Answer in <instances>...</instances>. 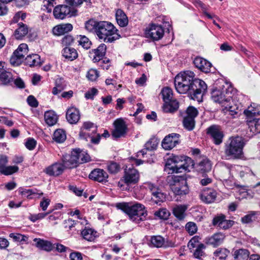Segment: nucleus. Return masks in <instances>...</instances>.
I'll return each mask as SVG.
<instances>
[{"instance_id":"0e129e2a","label":"nucleus","mask_w":260,"mask_h":260,"mask_svg":"<svg viewBox=\"0 0 260 260\" xmlns=\"http://www.w3.org/2000/svg\"><path fill=\"white\" fill-rule=\"evenodd\" d=\"M74 42V39L71 35L65 36L61 40V44L62 46L66 47H70L73 45Z\"/></svg>"},{"instance_id":"a18cd8bd","label":"nucleus","mask_w":260,"mask_h":260,"mask_svg":"<svg viewBox=\"0 0 260 260\" xmlns=\"http://www.w3.org/2000/svg\"><path fill=\"white\" fill-rule=\"evenodd\" d=\"M26 64L29 67H35L40 65V57L38 54H34L27 56L25 58Z\"/></svg>"},{"instance_id":"ea45409f","label":"nucleus","mask_w":260,"mask_h":260,"mask_svg":"<svg viewBox=\"0 0 260 260\" xmlns=\"http://www.w3.org/2000/svg\"><path fill=\"white\" fill-rule=\"evenodd\" d=\"M206 246L201 243L193 251V256L194 258L199 260H203V259L206 256V254L205 252V249Z\"/></svg>"},{"instance_id":"13d9d810","label":"nucleus","mask_w":260,"mask_h":260,"mask_svg":"<svg viewBox=\"0 0 260 260\" xmlns=\"http://www.w3.org/2000/svg\"><path fill=\"white\" fill-rule=\"evenodd\" d=\"M154 215L158 217L160 219H167L170 215V212L167 209L162 208L155 211Z\"/></svg>"},{"instance_id":"37998d69","label":"nucleus","mask_w":260,"mask_h":260,"mask_svg":"<svg viewBox=\"0 0 260 260\" xmlns=\"http://www.w3.org/2000/svg\"><path fill=\"white\" fill-rule=\"evenodd\" d=\"M44 119L48 125L52 126L57 122V116L53 111H48L45 113Z\"/></svg>"},{"instance_id":"4d7b16f0","label":"nucleus","mask_w":260,"mask_h":260,"mask_svg":"<svg viewBox=\"0 0 260 260\" xmlns=\"http://www.w3.org/2000/svg\"><path fill=\"white\" fill-rule=\"evenodd\" d=\"M201 238L199 236H194L192 237L188 242L187 246L190 252H192L193 248H197L201 243H200Z\"/></svg>"},{"instance_id":"69168bd1","label":"nucleus","mask_w":260,"mask_h":260,"mask_svg":"<svg viewBox=\"0 0 260 260\" xmlns=\"http://www.w3.org/2000/svg\"><path fill=\"white\" fill-rule=\"evenodd\" d=\"M186 231L190 234L193 235L197 231L196 224L193 222H188L185 225Z\"/></svg>"},{"instance_id":"1a4fd4ad","label":"nucleus","mask_w":260,"mask_h":260,"mask_svg":"<svg viewBox=\"0 0 260 260\" xmlns=\"http://www.w3.org/2000/svg\"><path fill=\"white\" fill-rule=\"evenodd\" d=\"M90 160L89 155L80 149H74L70 155L63 157V162L66 168L72 169L77 167L79 164L88 162Z\"/></svg>"},{"instance_id":"de8ad7c7","label":"nucleus","mask_w":260,"mask_h":260,"mask_svg":"<svg viewBox=\"0 0 260 260\" xmlns=\"http://www.w3.org/2000/svg\"><path fill=\"white\" fill-rule=\"evenodd\" d=\"M230 251L225 248H220L217 249L214 252V255L216 259L225 260Z\"/></svg>"},{"instance_id":"f257e3e1","label":"nucleus","mask_w":260,"mask_h":260,"mask_svg":"<svg viewBox=\"0 0 260 260\" xmlns=\"http://www.w3.org/2000/svg\"><path fill=\"white\" fill-rule=\"evenodd\" d=\"M174 85L178 93H188L191 99L198 102L202 101L203 96L207 89L205 82L196 78L194 73L190 71L181 72L176 75Z\"/></svg>"},{"instance_id":"8fccbe9b","label":"nucleus","mask_w":260,"mask_h":260,"mask_svg":"<svg viewBox=\"0 0 260 260\" xmlns=\"http://www.w3.org/2000/svg\"><path fill=\"white\" fill-rule=\"evenodd\" d=\"M161 94L164 102H168L169 100L173 99V91L169 87H166L162 89Z\"/></svg>"},{"instance_id":"aec40b11","label":"nucleus","mask_w":260,"mask_h":260,"mask_svg":"<svg viewBox=\"0 0 260 260\" xmlns=\"http://www.w3.org/2000/svg\"><path fill=\"white\" fill-rule=\"evenodd\" d=\"M114 129L112 131V135L115 138L124 137L127 131V126L122 118H118L113 123Z\"/></svg>"},{"instance_id":"e2e57ef3","label":"nucleus","mask_w":260,"mask_h":260,"mask_svg":"<svg viewBox=\"0 0 260 260\" xmlns=\"http://www.w3.org/2000/svg\"><path fill=\"white\" fill-rule=\"evenodd\" d=\"M19 192L22 196L29 199L33 198L31 196H35L36 194L34 190L30 189L20 188Z\"/></svg>"},{"instance_id":"5701e85b","label":"nucleus","mask_w":260,"mask_h":260,"mask_svg":"<svg viewBox=\"0 0 260 260\" xmlns=\"http://www.w3.org/2000/svg\"><path fill=\"white\" fill-rule=\"evenodd\" d=\"M180 135L172 133L166 136L162 141V147L166 150H170L173 148L179 143Z\"/></svg>"},{"instance_id":"c9c22d12","label":"nucleus","mask_w":260,"mask_h":260,"mask_svg":"<svg viewBox=\"0 0 260 260\" xmlns=\"http://www.w3.org/2000/svg\"><path fill=\"white\" fill-rule=\"evenodd\" d=\"M34 241L36 242V246L41 250L50 251L53 249L52 244L48 241L40 238H35Z\"/></svg>"},{"instance_id":"bb28decb","label":"nucleus","mask_w":260,"mask_h":260,"mask_svg":"<svg viewBox=\"0 0 260 260\" xmlns=\"http://www.w3.org/2000/svg\"><path fill=\"white\" fill-rule=\"evenodd\" d=\"M193 63L197 68L203 72L207 73L211 71L212 64L201 57H196L193 60Z\"/></svg>"},{"instance_id":"c03bdc74","label":"nucleus","mask_w":260,"mask_h":260,"mask_svg":"<svg viewBox=\"0 0 260 260\" xmlns=\"http://www.w3.org/2000/svg\"><path fill=\"white\" fill-rule=\"evenodd\" d=\"M0 81L4 85H8L12 82L13 81L12 73L5 70L0 71Z\"/></svg>"},{"instance_id":"864d4df0","label":"nucleus","mask_w":260,"mask_h":260,"mask_svg":"<svg viewBox=\"0 0 260 260\" xmlns=\"http://www.w3.org/2000/svg\"><path fill=\"white\" fill-rule=\"evenodd\" d=\"M9 237L13 239L14 242L23 243L26 242L28 240V237L19 233H11Z\"/></svg>"},{"instance_id":"ddd939ff","label":"nucleus","mask_w":260,"mask_h":260,"mask_svg":"<svg viewBox=\"0 0 260 260\" xmlns=\"http://www.w3.org/2000/svg\"><path fill=\"white\" fill-rule=\"evenodd\" d=\"M53 13L55 18L62 20L67 17L76 16L77 10L66 5H59L54 8Z\"/></svg>"},{"instance_id":"6e6552de","label":"nucleus","mask_w":260,"mask_h":260,"mask_svg":"<svg viewBox=\"0 0 260 260\" xmlns=\"http://www.w3.org/2000/svg\"><path fill=\"white\" fill-rule=\"evenodd\" d=\"M90 160L89 155L80 149H74L70 155L63 157V162L66 168L72 169L77 167L79 164L88 162Z\"/></svg>"},{"instance_id":"c85d7f7f","label":"nucleus","mask_w":260,"mask_h":260,"mask_svg":"<svg viewBox=\"0 0 260 260\" xmlns=\"http://www.w3.org/2000/svg\"><path fill=\"white\" fill-rule=\"evenodd\" d=\"M159 143V140L155 137L151 138L144 145V148L137 153V156L139 157L140 155L143 156L146 154V150L153 151L156 150Z\"/></svg>"},{"instance_id":"72a5a7b5","label":"nucleus","mask_w":260,"mask_h":260,"mask_svg":"<svg viewBox=\"0 0 260 260\" xmlns=\"http://www.w3.org/2000/svg\"><path fill=\"white\" fill-rule=\"evenodd\" d=\"M72 29L73 26L71 24H61L54 26L52 29V33L55 36H59L68 33Z\"/></svg>"},{"instance_id":"39448f33","label":"nucleus","mask_w":260,"mask_h":260,"mask_svg":"<svg viewBox=\"0 0 260 260\" xmlns=\"http://www.w3.org/2000/svg\"><path fill=\"white\" fill-rule=\"evenodd\" d=\"M255 104L251 105L244 111V114L247 116L248 128L246 132V136L251 138L253 136L260 133V119L255 117L260 113L259 109L254 107Z\"/></svg>"},{"instance_id":"cd10ccee","label":"nucleus","mask_w":260,"mask_h":260,"mask_svg":"<svg viewBox=\"0 0 260 260\" xmlns=\"http://www.w3.org/2000/svg\"><path fill=\"white\" fill-rule=\"evenodd\" d=\"M64 168H66L64 163H54L46 168L44 172L49 176H57L61 174Z\"/></svg>"},{"instance_id":"4468645a","label":"nucleus","mask_w":260,"mask_h":260,"mask_svg":"<svg viewBox=\"0 0 260 260\" xmlns=\"http://www.w3.org/2000/svg\"><path fill=\"white\" fill-rule=\"evenodd\" d=\"M164 35L163 27L160 25L154 23L150 24L145 30L146 38L150 39L153 41L159 40L163 37Z\"/></svg>"},{"instance_id":"b1692460","label":"nucleus","mask_w":260,"mask_h":260,"mask_svg":"<svg viewBox=\"0 0 260 260\" xmlns=\"http://www.w3.org/2000/svg\"><path fill=\"white\" fill-rule=\"evenodd\" d=\"M107 50V46L104 44H100L96 49H92L89 53L90 57H92L94 62H100L105 55Z\"/></svg>"},{"instance_id":"dca6fc26","label":"nucleus","mask_w":260,"mask_h":260,"mask_svg":"<svg viewBox=\"0 0 260 260\" xmlns=\"http://www.w3.org/2000/svg\"><path fill=\"white\" fill-rule=\"evenodd\" d=\"M28 52V47L26 44H21L13 52L10 58L11 63L14 66L20 64Z\"/></svg>"},{"instance_id":"9d476101","label":"nucleus","mask_w":260,"mask_h":260,"mask_svg":"<svg viewBox=\"0 0 260 260\" xmlns=\"http://www.w3.org/2000/svg\"><path fill=\"white\" fill-rule=\"evenodd\" d=\"M117 29L110 22L100 21L97 30L96 35L100 39L105 42L111 43L119 39V35L117 34Z\"/></svg>"},{"instance_id":"20e7f679","label":"nucleus","mask_w":260,"mask_h":260,"mask_svg":"<svg viewBox=\"0 0 260 260\" xmlns=\"http://www.w3.org/2000/svg\"><path fill=\"white\" fill-rule=\"evenodd\" d=\"M115 206L118 209L128 215L131 220L137 223L144 220L147 215L145 206L140 203L132 204L130 203L122 202L117 203Z\"/></svg>"},{"instance_id":"a211bd4d","label":"nucleus","mask_w":260,"mask_h":260,"mask_svg":"<svg viewBox=\"0 0 260 260\" xmlns=\"http://www.w3.org/2000/svg\"><path fill=\"white\" fill-rule=\"evenodd\" d=\"M144 187L150 191L152 195V199L156 204L162 202L165 200L166 196L156 185L147 182L144 184Z\"/></svg>"},{"instance_id":"f8f14e48","label":"nucleus","mask_w":260,"mask_h":260,"mask_svg":"<svg viewBox=\"0 0 260 260\" xmlns=\"http://www.w3.org/2000/svg\"><path fill=\"white\" fill-rule=\"evenodd\" d=\"M172 191L176 194L183 196L187 194L189 188L186 179L181 176H170L167 178Z\"/></svg>"},{"instance_id":"bf43d9fd","label":"nucleus","mask_w":260,"mask_h":260,"mask_svg":"<svg viewBox=\"0 0 260 260\" xmlns=\"http://www.w3.org/2000/svg\"><path fill=\"white\" fill-rule=\"evenodd\" d=\"M43 10L51 13L56 3L54 0H45L44 1Z\"/></svg>"},{"instance_id":"774afa93","label":"nucleus","mask_w":260,"mask_h":260,"mask_svg":"<svg viewBox=\"0 0 260 260\" xmlns=\"http://www.w3.org/2000/svg\"><path fill=\"white\" fill-rule=\"evenodd\" d=\"M198 111L196 108L192 106L189 107L186 110V116L191 117L193 119L198 115Z\"/></svg>"},{"instance_id":"473e14b6","label":"nucleus","mask_w":260,"mask_h":260,"mask_svg":"<svg viewBox=\"0 0 260 260\" xmlns=\"http://www.w3.org/2000/svg\"><path fill=\"white\" fill-rule=\"evenodd\" d=\"M187 208L186 205H176L173 208V214L178 220H183L185 217V212Z\"/></svg>"},{"instance_id":"79ce46f5","label":"nucleus","mask_w":260,"mask_h":260,"mask_svg":"<svg viewBox=\"0 0 260 260\" xmlns=\"http://www.w3.org/2000/svg\"><path fill=\"white\" fill-rule=\"evenodd\" d=\"M96 232L92 229L85 228L81 232L82 237L88 241H93L96 237Z\"/></svg>"},{"instance_id":"f3484780","label":"nucleus","mask_w":260,"mask_h":260,"mask_svg":"<svg viewBox=\"0 0 260 260\" xmlns=\"http://www.w3.org/2000/svg\"><path fill=\"white\" fill-rule=\"evenodd\" d=\"M139 178L140 174L137 170L133 167H126L122 181L129 185L137 183L139 181Z\"/></svg>"},{"instance_id":"4c0bfd02","label":"nucleus","mask_w":260,"mask_h":260,"mask_svg":"<svg viewBox=\"0 0 260 260\" xmlns=\"http://www.w3.org/2000/svg\"><path fill=\"white\" fill-rule=\"evenodd\" d=\"M116 19L118 24L121 27H124L128 24V18L124 12L121 9H118L115 14Z\"/></svg>"},{"instance_id":"3c124183","label":"nucleus","mask_w":260,"mask_h":260,"mask_svg":"<svg viewBox=\"0 0 260 260\" xmlns=\"http://www.w3.org/2000/svg\"><path fill=\"white\" fill-rule=\"evenodd\" d=\"M78 45L81 46L83 48L88 49L91 45V41L85 36H79L77 37Z\"/></svg>"},{"instance_id":"338daca9","label":"nucleus","mask_w":260,"mask_h":260,"mask_svg":"<svg viewBox=\"0 0 260 260\" xmlns=\"http://www.w3.org/2000/svg\"><path fill=\"white\" fill-rule=\"evenodd\" d=\"M255 220L254 212H251L250 213L245 215L241 218V221L243 223H249Z\"/></svg>"},{"instance_id":"f704fd0d","label":"nucleus","mask_w":260,"mask_h":260,"mask_svg":"<svg viewBox=\"0 0 260 260\" xmlns=\"http://www.w3.org/2000/svg\"><path fill=\"white\" fill-rule=\"evenodd\" d=\"M179 108V103L176 100L172 99L164 102L162 110L165 113H173Z\"/></svg>"},{"instance_id":"2eb2a0df","label":"nucleus","mask_w":260,"mask_h":260,"mask_svg":"<svg viewBox=\"0 0 260 260\" xmlns=\"http://www.w3.org/2000/svg\"><path fill=\"white\" fill-rule=\"evenodd\" d=\"M240 99L238 102L237 100L234 101L233 102V99H230L229 102H227V104H225L223 106L222 111L226 114L230 115L232 116V118H235L238 115L239 112L242 110L243 107L241 102V100Z\"/></svg>"},{"instance_id":"5fc2aeb1","label":"nucleus","mask_w":260,"mask_h":260,"mask_svg":"<svg viewBox=\"0 0 260 260\" xmlns=\"http://www.w3.org/2000/svg\"><path fill=\"white\" fill-rule=\"evenodd\" d=\"M199 170L203 172L210 171L211 169L210 161L207 159H204L199 163Z\"/></svg>"},{"instance_id":"680f3d73","label":"nucleus","mask_w":260,"mask_h":260,"mask_svg":"<svg viewBox=\"0 0 260 260\" xmlns=\"http://www.w3.org/2000/svg\"><path fill=\"white\" fill-rule=\"evenodd\" d=\"M99 72L96 69H91L87 72V77L92 81H95L99 77Z\"/></svg>"},{"instance_id":"2f4dec72","label":"nucleus","mask_w":260,"mask_h":260,"mask_svg":"<svg viewBox=\"0 0 260 260\" xmlns=\"http://www.w3.org/2000/svg\"><path fill=\"white\" fill-rule=\"evenodd\" d=\"M62 56L69 61H73L78 57L76 49L71 47H65L61 51Z\"/></svg>"},{"instance_id":"052dcab7","label":"nucleus","mask_w":260,"mask_h":260,"mask_svg":"<svg viewBox=\"0 0 260 260\" xmlns=\"http://www.w3.org/2000/svg\"><path fill=\"white\" fill-rule=\"evenodd\" d=\"M50 213L51 212H48L46 213H39L38 214H30L29 216V219L31 221L35 222L38 220L44 218Z\"/></svg>"},{"instance_id":"7ed1b4c3","label":"nucleus","mask_w":260,"mask_h":260,"mask_svg":"<svg viewBox=\"0 0 260 260\" xmlns=\"http://www.w3.org/2000/svg\"><path fill=\"white\" fill-rule=\"evenodd\" d=\"M115 206L118 209L128 215L131 220L137 223L144 220L147 215L145 206L140 203L132 204L130 203L122 202L117 203Z\"/></svg>"},{"instance_id":"f03ea898","label":"nucleus","mask_w":260,"mask_h":260,"mask_svg":"<svg viewBox=\"0 0 260 260\" xmlns=\"http://www.w3.org/2000/svg\"><path fill=\"white\" fill-rule=\"evenodd\" d=\"M243 98V95L238 92L236 89L232 85L226 84V87L223 86L222 89H214L211 92V98L216 103L221 105L223 107L227 102H229L230 99L234 101H238Z\"/></svg>"},{"instance_id":"0eeeda50","label":"nucleus","mask_w":260,"mask_h":260,"mask_svg":"<svg viewBox=\"0 0 260 260\" xmlns=\"http://www.w3.org/2000/svg\"><path fill=\"white\" fill-rule=\"evenodd\" d=\"M187 161L191 164V165L187 164V162L181 160L178 156H173L169 158L166 163L165 170L168 174L178 173L183 172H190L192 169L193 164L190 158H187Z\"/></svg>"},{"instance_id":"c756f323","label":"nucleus","mask_w":260,"mask_h":260,"mask_svg":"<svg viewBox=\"0 0 260 260\" xmlns=\"http://www.w3.org/2000/svg\"><path fill=\"white\" fill-rule=\"evenodd\" d=\"M108 177V175L106 172L101 169H94L89 175V178L90 179L100 182L107 181Z\"/></svg>"},{"instance_id":"e433bc0d","label":"nucleus","mask_w":260,"mask_h":260,"mask_svg":"<svg viewBox=\"0 0 260 260\" xmlns=\"http://www.w3.org/2000/svg\"><path fill=\"white\" fill-rule=\"evenodd\" d=\"M224 238L225 236L224 234L221 233H217L214 234L208 239L207 243L216 247L222 243Z\"/></svg>"},{"instance_id":"393cba45","label":"nucleus","mask_w":260,"mask_h":260,"mask_svg":"<svg viewBox=\"0 0 260 260\" xmlns=\"http://www.w3.org/2000/svg\"><path fill=\"white\" fill-rule=\"evenodd\" d=\"M150 242L151 246L153 247H174L175 246V244L173 242H170L169 244H166L165 242V239L160 235L151 236Z\"/></svg>"},{"instance_id":"4be33fe9","label":"nucleus","mask_w":260,"mask_h":260,"mask_svg":"<svg viewBox=\"0 0 260 260\" xmlns=\"http://www.w3.org/2000/svg\"><path fill=\"white\" fill-rule=\"evenodd\" d=\"M207 134L211 136L215 144L219 145L222 143L223 134L220 126L217 125L210 126L207 128Z\"/></svg>"},{"instance_id":"9b49d317","label":"nucleus","mask_w":260,"mask_h":260,"mask_svg":"<svg viewBox=\"0 0 260 260\" xmlns=\"http://www.w3.org/2000/svg\"><path fill=\"white\" fill-rule=\"evenodd\" d=\"M96 126L92 122H84L80 129V137L86 141H90L92 144H98L101 140V135L96 133Z\"/></svg>"},{"instance_id":"a878e982","label":"nucleus","mask_w":260,"mask_h":260,"mask_svg":"<svg viewBox=\"0 0 260 260\" xmlns=\"http://www.w3.org/2000/svg\"><path fill=\"white\" fill-rule=\"evenodd\" d=\"M200 196L202 201L207 204H210L215 201L217 192L212 188H206L202 191Z\"/></svg>"},{"instance_id":"09e8293b","label":"nucleus","mask_w":260,"mask_h":260,"mask_svg":"<svg viewBox=\"0 0 260 260\" xmlns=\"http://www.w3.org/2000/svg\"><path fill=\"white\" fill-rule=\"evenodd\" d=\"M66 139V134L65 132L58 129L56 130L53 134V140L58 143H62Z\"/></svg>"},{"instance_id":"49530a36","label":"nucleus","mask_w":260,"mask_h":260,"mask_svg":"<svg viewBox=\"0 0 260 260\" xmlns=\"http://www.w3.org/2000/svg\"><path fill=\"white\" fill-rule=\"evenodd\" d=\"M99 22L93 19H90L85 24V29L89 32H95L96 34Z\"/></svg>"},{"instance_id":"6e6d98bb","label":"nucleus","mask_w":260,"mask_h":260,"mask_svg":"<svg viewBox=\"0 0 260 260\" xmlns=\"http://www.w3.org/2000/svg\"><path fill=\"white\" fill-rule=\"evenodd\" d=\"M107 169L110 173L116 174L120 170V166L116 162L110 161L107 164Z\"/></svg>"},{"instance_id":"423d86ee","label":"nucleus","mask_w":260,"mask_h":260,"mask_svg":"<svg viewBox=\"0 0 260 260\" xmlns=\"http://www.w3.org/2000/svg\"><path fill=\"white\" fill-rule=\"evenodd\" d=\"M244 139L239 136L232 137L224 143V153L229 158H239L243 154Z\"/></svg>"},{"instance_id":"a19ab883","label":"nucleus","mask_w":260,"mask_h":260,"mask_svg":"<svg viewBox=\"0 0 260 260\" xmlns=\"http://www.w3.org/2000/svg\"><path fill=\"white\" fill-rule=\"evenodd\" d=\"M233 256L234 260H248L249 252L245 249H239L234 251Z\"/></svg>"},{"instance_id":"603ef678","label":"nucleus","mask_w":260,"mask_h":260,"mask_svg":"<svg viewBox=\"0 0 260 260\" xmlns=\"http://www.w3.org/2000/svg\"><path fill=\"white\" fill-rule=\"evenodd\" d=\"M183 124L184 127L188 131L193 129L195 125L194 119L191 117L185 116L183 119Z\"/></svg>"},{"instance_id":"7c9ffc66","label":"nucleus","mask_w":260,"mask_h":260,"mask_svg":"<svg viewBox=\"0 0 260 260\" xmlns=\"http://www.w3.org/2000/svg\"><path fill=\"white\" fill-rule=\"evenodd\" d=\"M80 117V113L78 109L72 107L68 109L66 113V118L70 123H76L79 121Z\"/></svg>"},{"instance_id":"412c9836","label":"nucleus","mask_w":260,"mask_h":260,"mask_svg":"<svg viewBox=\"0 0 260 260\" xmlns=\"http://www.w3.org/2000/svg\"><path fill=\"white\" fill-rule=\"evenodd\" d=\"M234 223L233 220L226 219L225 215L223 214L215 216L212 220V224L214 226L223 230H227L231 228Z\"/></svg>"},{"instance_id":"58836bf2","label":"nucleus","mask_w":260,"mask_h":260,"mask_svg":"<svg viewBox=\"0 0 260 260\" xmlns=\"http://www.w3.org/2000/svg\"><path fill=\"white\" fill-rule=\"evenodd\" d=\"M18 28L14 32V36L17 40H21L28 33L27 26L23 23H18Z\"/></svg>"},{"instance_id":"6ab92c4d","label":"nucleus","mask_w":260,"mask_h":260,"mask_svg":"<svg viewBox=\"0 0 260 260\" xmlns=\"http://www.w3.org/2000/svg\"><path fill=\"white\" fill-rule=\"evenodd\" d=\"M8 162V157L6 155L0 154V173L1 174L9 176L18 171L19 168L16 166H6Z\"/></svg>"}]
</instances>
